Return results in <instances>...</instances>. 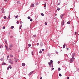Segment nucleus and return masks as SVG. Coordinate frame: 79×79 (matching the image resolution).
I'll return each mask as SVG.
<instances>
[{
  "instance_id": "nucleus-1",
  "label": "nucleus",
  "mask_w": 79,
  "mask_h": 79,
  "mask_svg": "<svg viewBox=\"0 0 79 79\" xmlns=\"http://www.w3.org/2000/svg\"><path fill=\"white\" fill-rule=\"evenodd\" d=\"M74 56H75V53H73V54L72 55V57L73 58H72L73 60H75V58H74Z\"/></svg>"
},
{
  "instance_id": "nucleus-2",
  "label": "nucleus",
  "mask_w": 79,
  "mask_h": 79,
  "mask_svg": "<svg viewBox=\"0 0 79 79\" xmlns=\"http://www.w3.org/2000/svg\"><path fill=\"white\" fill-rule=\"evenodd\" d=\"M9 62L10 63V64H13V62L12 60H11V59L9 60Z\"/></svg>"
},
{
  "instance_id": "nucleus-3",
  "label": "nucleus",
  "mask_w": 79,
  "mask_h": 79,
  "mask_svg": "<svg viewBox=\"0 0 79 79\" xmlns=\"http://www.w3.org/2000/svg\"><path fill=\"white\" fill-rule=\"evenodd\" d=\"M74 60H73V58H71V59L70 60V63H72L73 62Z\"/></svg>"
},
{
  "instance_id": "nucleus-4",
  "label": "nucleus",
  "mask_w": 79,
  "mask_h": 79,
  "mask_svg": "<svg viewBox=\"0 0 79 79\" xmlns=\"http://www.w3.org/2000/svg\"><path fill=\"white\" fill-rule=\"evenodd\" d=\"M64 24V20H63L62 21V22H61V26H63Z\"/></svg>"
},
{
  "instance_id": "nucleus-5",
  "label": "nucleus",
  "mask_w": 79,
  "mask_h": 79,
  "mask_svg": "<svg viewBox=\"0 0 79 79\" xmlns=\"http://www.w3.org/2000/svg\"><path fill=\"white\" fill-rule=\"evenodd\" d=\"M34 73V71H32L30 73H29V74H28V75L29 76H31V74H32V73Z\"/></svg>"
},
{
  "instance_id": "nucleus-6",
  "label": "nucleus",
  "mask_w": 79,
  "mask_h": 79,
  "mask_svg": "<svg viewBox=\"0 0 79 79\" xmlns=\"http://www.w3.org/2000/svg\"><path fill=\"white\" fill-rule=\"evenodd\" d=\"M64 14H62L61 15H60V18L61 19L64 16Z\"/></svg>"
},
{
  "instance_id": "nucleus-7",
  "label": "nucleus",
  "mask_w": 79,
  "mask_h": 79,
  "mask_svg": "<svg viewBox=\"0 0 79 79\" xmlns=\"http://www.w3.org/2000/svg\"><path fill=\"white\" fill-rule=\"evenodd\" d=\"M1 10H2V13H5V11H4V9H2Z\"/></svg>"
},
{
  "instance_id": "nucleus-8",
  "label": "nucleus",
  "mask_w": 79,
  "mask_h": 79,
  "mask_svg": "<svg viewBox=\"0 0 79 79\" xmlns=\"http://www.w3.org/2000/svg\"><path fill=\"white\" fill-rule=\"evenodd\" d=\"M34 6V4H31V7H32V8H33Z\"/></svg>"
},
{
  "instance_id": "nucleus-9",
  "label": "nucleus",
  "mask_w": 79,
  "mask_h": 79,
  "mask_svg": "<svg viewBox=\"0 0 79 79\" xmlns=\"http://www.w3.org/2000/svg\"><path fill=\"white\" fill-rule=\"evenodd\" d=\"M6 44H7V41L5 39L4 40Z\"/></svg>"
},
{
  "instance_id": "nucleus-10",
  "label": "nucleus",
  "mask_w": 79,
  "mask_h": 79,
  "mask_svg": "<svg viewBox=\"0 0 79 79\" xmlns=\"http://www.w3.org/2000/svg\"><path fill=\"white\" fill-rule=\"evenodd\" d=\"M22 66H25V64L24 63H23L22 64Z\"/></svg>"
},
{
  "instance_id": "nucleus-11",
  "label": "nucleus",
  "mask_w": 79,
  "mask_h": 79,
  "mask_svg": "<svg viewBox=\"0 0 79 79\" xmlns=\"http://www.w3.org/2000/svg\"><path fill=\"white\" fill-rule=\"evenodd\" d=\"M65 46H66V44H64V45L63 46V48H64Z\"/></svg>"
},
{
  "instance_id": "nucleus-12",
  "label": "nucleus",
  "mask_w": 79,
  "mask_h": 79,
  "mask_svg": "<svg viewBox=\"0 0 79 79\" xmlns=\"http://www.w3.org/2000/svg\"><path fill=\"white\" fill-rule=\"evenodd\" d=\"M47 55L48 56H50V54L49 53H47Z\"/></svg>"
},
{
  "instance_id": "nucleus-13",
  "label": "nucleus",
  "mask_w": 79,
  "mask_h": 79,
  "mask_svg": "<svg viewBox=\"0 0 79 79\" xmlns=\"http://www.w3.org/2000/svg\"><path fill=\"white\" fill-rule=\"evenodd\" d=\"M6 50H7V51L8 50V47H7V46H6Z\"/></svg>"
},
{
  "instance_id": "nucleus-14",
  "label": "nucleus",
  "mask_w": 79,
  "mask_h": 79,
  "mask_svg": "<svg viewBox=\"0 0 79 79\" xmlns=\"http://www.w3.org/2000/svg\"><path fill=\"white\" fill-rule=\"evenodd\" d=\"M3 48V46H2V45H0V48Z\"/></svg>"
},
{
  "instance_id": "nucleus-15",
  "label": "nucleus",
  "mask_w": 79,
  "mask_h": 79,
  "mask_svg": "<svg viewBox=\"0 0 79 79\" xmlns=\"http://www.w3.org/2000/svg\"><path fill=\"white\" fill-rule=\"evenodd\" d=\"M9 68L10 69H11L12 68V67H11V66L9 65Z\"/></svg>"
},
{
  "instance_id": "nucleus-16",
  "label": "nucleus",
  "mask_w": 79,
  "mask_h": 79,
  "mask_svg": "<svg viewBox=\"0 0 79 79\" xmlns=\"http://www.w3.org/2000/svg\"><path fill=\"white\" fill-rule=\"evenodd\" d=\"M1 61H3V58H2L0 59Z\"/></svg>"
},
{
  "instance_id": "nucleus-17",
  "label": "nucleus",
  "mask_w": 79,
  "mask_h": 79,
  "mask_svg": "<svg viewBox=\"0 0 79 79\" xmlns=\"http://www.w3.org/2000/svg\"><path fill=\"white\" fill-rule=\"evenodd\" d=\"M51 64H52V63L51 64V62H49L48 63V64H49V65H50Z\"/></svg>"
},
{
  "instance_id": "nucleus-18",
  "label": "nucleus",
  "mask_w": 79,
  "mask_h": 79,
  "mask_svg": "<svg viewBox=\"0 0 79 79\" xmlns=\"http://www.w3.org/2000/svg\"><path fill=\"white\" fill-rule=\"evenodd\" d=\"M28 45L29 47H30L31 46V45L30 44H28Z\"/></svg>"
},
{
  "instance_id": "nucleus-19",
  "label": "nucleus",
  "mask_w": 79,
  "mask_h": 79,
  "mask_svg": "<svg viewBox=\"0 0 79 79\" xmlns=\"http://www.w3.org/2000/svg\"><path fill=\"white\" fill-rule=\"evenodd\" d=\"M22 27V25H21L20 26V27H19V29H21Z\"/></svg>"
},
{
  "instance_id": "nucleus-20",
  "label": "nucleus",
  "mask_w": 79,
  "mask_h": 79,
  "mask_svg": "<svg viewBox=\"0 0 79 79\" xmlns=\"http://www.w3.org/2000/svg\"><path fill=\"white\" fill-rule=\"evenodd\" d=\"M15 19H16V18H18L19 16H18V15H17V16H15Z\"/></svg>"
},
{
  "instance_id": "nucleus-21",
  "label": "nucleus",
  "mask_w": 79,
  "mask_h": 79,
  "mask_svg": "<svg viewBox=\"0 0 79 79\" xmlns=\"http://www.w3.org/2000/svg\"><path fill=\"white\" fill-rule=\"evenodd\" d=\"M67 24H70V22L68 21L67 22Z\"/></svg>"
},
{
  "instance_id": "nucleus-22",
  "label": "nucleus",
  "mask_w": 79,
  "mask_h": 79,
  "mask_svg": "<svg viewBox=\"0 0 79 79\" xmlns=\"http://www.w3.org/2000/svg\"><path fill=\"white\" fill-rule=\"evenodd\" d=\"M11 29H13L14 28V26H12L11 27Z\"/></svg>"
},
{
  "instance_id": "nucleus-23",
  "label": "nucleus",
  "mask_w": 79,
  "mask_h": 79,
  "mask_svg": "<svg viewBox=\"0 0 79 79\" xmlns=\"http://www.w3.org/2000/svg\"><path fill=\"white\" fill-rule=\"evenodd\" d=\"M10 47H13V45H10L9 46Z\"/></svg>"
},
{
  "instance_id": "nucleus-24",
  "label": "nucleus",
  "mask_w": 79,
  "mask_h": 79,
  "mask_svg": "<svg viewBox=\"0 0 79 79\" xmlns=\"http://www.w3.org/2000/svg\"><path fill=\"white\" fill-rule=\"evenodd\" d=\"M44 5H45V6H44V7H46V2H45Z\"/></svg>"
},
{
  "instance_id": "nucleus-25",
  "label": "nucleus",
  "mask_w": 79,
  "mask_h": 79,
  "mask_svg": "<svg viewBox=\"0 0 79 79\" xmlns=\"http://www.w3.org/2000/svg\"><path fill=\"white\" fill-rule=\"evenodd\" d=\"M41 15L42 16H44V15L43 13H41Z\"/></svg>"
},
{
  "instance_id": "nucleus-26",
  "label": "nucleus",
  "mask_w": 79,
  "mask_h": 79,
  "mask_svg": "<svg viewBox=\"0 0 79 79\" xmlns=\"http://www.w3.org/2000/svg\"><path fill=\"white\" fill-rule=\"evenodd\" d=\"M59 76H60V77H61V73H59Z\"/></svg>"
},
{
  "instance_id": "nucleus-27",
  "label": "nucleus",
  "mask_w": 79,
  "mask_h": 79,
  "mask_svg": "<svg viewBox=\"0 0 79 79\" xmlns=\"http://www.w3.org/2000/svg\"><path fill=\"white\" fill-rule=\"evenodd\" d=\"M4 19H6V16H4Z\"/></svg>"
},
{
  "instance_id": "nucleus-28",
  "label": "nucleus",
  "mask_w": 79,
  "mask_h": 79,
  "mask_svg": "<svg viewBox=\"0 0 79 79\" xmlns=\"http://www.w3.org/2000/svg\"><path fill=\"white\" fill-rule=\"evenodd\" d=\"M28 19H30V18H31V17H30V16H28L27 17Z\"/></svg>"
},
{
  "instance_id": "nucleus-29",
  "label": "nucleus",
  "mask_w": 79,
  "mask_h": 79,
  "mask_svg": "<svg viewBox=\"0 0 79 79\" xmlns=\"http://www.w3.org/2000/svg\"><path fill=\"white\" fill-rule=\"evenodd\" d=\"M10 57H11V58H13V55H10Z\"/></svg>"
},
{
  "instance_id": "nucleus-30",
  "label": "nucleus",
  "mask_w": 79,
  "mask_h": 79,
  "mask_svg": "<svg viewBox=\"0 0 79 79\" xmlns=\"http://www.w3.org/2000/svg\"><path fill=\"white\" fill-rule=\"evenodd\" d=\"M5 26H4L3 27H2V29H5Z\"/></svg>"
},
{
  "instance_id": "nucleus-31",
  "label": "nucleus",
  "mask_w": 79,
  "mask_h": 79,
  "mask_svg": "<svg viewBox=\"0 0 79 79\" xmlns=\"http://www.w3.org/2000/svg\"><path fill=\"white\" fill-rule=\"evenodd\" d=\"M61 70V69L59 68L58 69V71H60Z\"/></svg>"
},
{
  "instance_id": "nucleus-32",
  "label": "nucleus",
  "mask_w": 79,
  "mask_h": 79,
  "mask_svg": "<svg viewBox=\"0 0 79 79\" xmlns=\"http://www.w3.org/2000/svg\"><path fill=\"white\" fill-rule=\"evenodd\" d=\"M50 63H53V60H50Z\"/></svg>"
},
{
  "instance_id": "nucleus-33",
  "label": "nucleus",
  "mask_w": 79,
  "mask_h": 79,
  "mask_svg": "<svg viewBox=\"0 0 79 79\" xmlns=\"http://www.w3.org/2000/svg\"><path fill=\"white\" fill-rule=\"evenodd\" d=\"M8 58H9V56H7V60H8Z\"/></svg>"
},
{
  "instance_id": "nucleus-34",
  "label": "nucleus",
  "mask_w": 79,
  "mask_h": 79,
  "mask_svg": "<svg viewBox=\"0 0 79 79\" xmlns=\"http://www.w3.org/2000/svg\"><path fill=\"white\" fill-rule=\"evenodd\" d=\"M35 5H39V3H36Z\"/></svg>"
},
{
  "instance_id": "nucleus-35",
  "label": "nucleus",
  "mask_w": 79,
  "mask_h": 79,
  "mask_svg": "<svg viewBox=\"0 0 79 79\" xmlns=\"http://www.w3.org/2000/svg\"><path fill=\"white\" fill-rule=\"evenodd\" d=\"M42 53V51H40L39 52L40 53Z\"/></svg>"
},
{
  "instance_id": "nucleus-36",
  "label": "nucleus",
  "mask_w": 79,
  "mask_h": 79,
  "mask_svg": "<svg viewBox=\"0 0 79 79\" xmlns=\"http://www.w3.org/2000/svg\"><path fill=\"white\" fill-rule=\"evenodd\" d=\"M45 25H47V22H45Z\"/></svg>"
},
{
  "instance_id": "nucleus-37",
  "label": "nucleus",
  "mask_w": 79,
  "mask_h": 79,
  "mask_svg": "<svg viewBox=\"0 0 79 79\" xmlns=\"http://www.w3.org/2000/svg\"><path fill=\"white\" fill-rule=\"evenodd\" d=\"M17 24H19V21H17Z\"/></svg>"
},
{
  "instance_id": "nucleus-38",
  "label": "nucleus",
  "mask_w": 79,
  "mask_h": 79,
  "mask_svg": "<svg viewBox=\"0 0 79 79\" xmlns=\"http://www.w3.org/2000/svg\"><path fill=\"white\" fill-rule=\"evenodd\" d=\"M30 21H32V19H30Z\"/></svg>"
},
{
  "instance_id": "nucleus-39",
  "label": "nucleus",
  "mask_w": 79,
  "mask_h": 79,
  "mask_svg": "<svg viewBox=\"0 0 79 79\" xmlns=\"http://www.w3.org/2000/svg\"><path fill=\"white\" fill-rule=\"evenodd\" d=\"M33 36L34 37H36V35H33Z\"/></svg>"
},
{
  "instance_id": "nucleus-40",
  "label": "nucleus",
  "mask_w": 79,
  "mask_h": 79,
  "mask_svg": "<svg viewBox=\"0 0 79 79\" xmlns=\"http://www.w3.org/2000/svg\"><path fill=\"white\" fill-rule=\"evenodd\" d=\"M44 49H42V52H43V51H44Z\"/></svg>"
},
{
  "instance_id": "nucleus-41",
  "label": "nucleus",
  "mask_w": 79,
  "mask_h": 79,
  "mask_svg": "<svg viewBox=\"0 0 79 79\" xmlns=\"http://www.w3.org/2000/svg\"><path fill=\"white\" fill-rule=\"evenodd\" d=\"M31 54L32 55H33V51H31Z\"/></svg>"
},
{
  "instance_id": "nucleus-42",
  "label": "nucleus",
  "mask_w": 79,
  "mask_h": 79,
  "mask_svg": "<svg viewBox=\"0 0 79 79\" xmlns=\"http://www.w3.org/2000/svg\"><path fill=\"white\" fill-rule=\"evenodd\" d=\"M60 8H57L58 11H60Z\"/></svg>"
},
{
  "instance_id": "nucleus-43",
  "label": "nucleus",
  "mask_w": 79,
  "mask_h": 79,
  "mask_svg": "<svg viewBox=\"0 0 79 79\" xmlns=\"http://www.w3.org/2000/svg\"><path fill=\"white\" fill-rule=\"evenodd\" d=\"M60 5V2H59L58 3V5Z\"/></svg>"
},
{
  "instance_id": "nucleus-44",
  "label": "nucleus",
  "mask_w": 79,
  "mask_h": 79,
  "mask_svg": "<svg viewBox=\"0 0 79 79\" xmlns=\"http://www.w3.org/2000/svg\"><path fill=\"white\" fill-rule=\"evenodd\" d=\"M8 18H9V19H10V15H9Z\"/></svg>"
},
{
  "instance_id": "nucleus-45",
  "label": "nucleus",
  "mask_w": 79,
  "mask_h": 79,
  "mask_svg": "<svg viewBox=\"0 0 79 79\" xmlns=\"http://www.w3.org/2000/svg\"><path fill=\"white\" fill-rule=\"evenodd\" d=\"M8 18H9V19H10V15H9Z\"/></svg>"
},
{
  "instance_id": "nucleus-46",
  "label": "nucleus",
  "mask_w": 79,
  "mask_h": 79,
  "mask_svg": "<svg viewBox=\"0 0 79 79\" xmlns=\"http://www.w3.org/2000/svg\"><path fill=\"white\" fill-rule=\"evenodd\" d=\"M51 69H52V71H53V69H54V68H52Z\"/></svg>"
},
{
  "instance_id": "nucleus-47",
  "label": "nucleus",
  "mask_w": 79,
  "mask_h": 79,
  "mask_svg": "<svg viewBox=\"0 0 79 79\" xmlns=\"http://www.w3.org/2000/svg\"><path fill=\"white\" fill-rule=\"evenodd\" d=\"M16 62H18V59H17L16 60Z\"/></svg>"
},
{
  "instance_id": "nucleus-48",
  "label": "nucleus",
  "mask_w": 79,
  "mask_h": 79,
  "mask_svg": "<svg viewBox=\"0 0 79 79\" xmlns=\"http://www.w3.org/2000/svg\"><path fill=\"white\" fill-rule=\"evenodd\" d=\"M4 1H5V2H6V1H7V0H4Z\"/></svg>"
},
{
  "instance_id": "nucleus-49",
  "label": "nucleus",
  "mask_w": 79,
  "mask_h": 79,
  "mask_svg": "<svg viewBox=\"0 0 79 79\" xmlns=\"http://www.w3.org/2000/svg\"><path fill=\"white\" fill-rule=\"evenodd\" d=\"M36 45H37V46H38V45H39V43H37L36 44Z\"/></svg>"
},
{
  "instance_id": "nucleus-50",
  "label": "nucleus",
  "mask_w": 79,
  "mask_h": 79,
  "mask_svg": "<svg viewBox=\"0 0 79 79\" xmlns=\"http://www.w3.org/2000/svg\"><path fill=\"white\" fill-rule=\"evenodd\" d=\"M4 65H6V63H5V62H4Z\"/></svg>"
},
{
  "instance_id": "nucleus-51",
  "label": "nucleus",
  "mask_w": 79,
  "mask_h": 79,
  "mask_svg": "<svg viewBox=\"0 0 79 79\" xmlns=\"http://www.w3.org/2000/svg\"><path fill=\"white\" fill-rule=\"evenodd\" d=\"M67 79H69V77H68L67 78Z\"/></svg>"
},
{
  "instance_id": "nucleus-52",
  "label": "nucleus",
  "mask_w": 79,
  "mask_h": 79,
  "mask_svg": "<svg viewBox=\"0 0 79 79\" xmlns=\"http://www.w3.org/2000/svg\"><path fill=\"white\" fill-rule=\"evenodd\" d=\"M60 63V61H59L58 62V64H59V63Z\"/></svg>"
},
{
  "instance_id": "nucleus-53",
  "label": "nucleus",
  "mask_w": 79,
  "mask_h": 79,
  "mask_svg": "<svg viewBox=\"0 0 79 79\" xmlns=\"http://www.w3.org/2000/svg\"><path fill=\"white\" fill-rule=\"evenodd\" d=\"M77 34V32H75V34Z\"/></svg>"
},
{
  "instance_id": "nucleus-54",
  "label": "nucleus",
  "mask_w": 79,
  "mask_h": 79,
  "mask_svg": "<svg viewBox=\"0 0 79 79\" xmlns=\"http://www.w3.org/2000/svg\"><path fill=\"white\" fill-rule=\"evenodd\" d=\"M2 65H4V63H2Z\"/></svg>"
},
{
  "instance_id": "nucleus-55",
  "label": "nucleus",
  "mask_w": 79,
  "mask_h": 79,
  "mask_svg": "<svg viewBox=\"0 0 79 79\" xmlns=\"http://www.w3.org/2000/svg\"><path fill=\"white\" fill-rule=\"evenodd\" d=\"M49 66H50L51 67V66H52L51 64H50V65H49Z\"/></svg>"
},
{
  "instance_id": "nucleus-56",
  "label": "nucleus",
  "mask_w": 79,
  "mask_h": 79,
  "mask_svg": "<svg viewBox=\"0 0 79 79\" xmlns=\"http://www.w3.org/2000/svg\"><path fill=\"white\" fill-rule=\"evenodd\" d=\"M56 53L58 54V52H56Z\"/></svg>"
},
{
  "instance_id": "nucleus-57",
  "label": "nucleus",
  "mask_w": 79,
  "mask_h": 79,
  "mask_svg": "<svg viewBox=\"0 0 79 79\" xmlns=\"http://www.w3.org/2000/svg\"><path fill=\"white\" fill-rule=\"evenodd\" d=\"M10 37V38H12V37H13V36H11Z\"/></svg>"
},
{
  "instance_id": "nucleus-58",
  "label": "nucleus",
  "mask_w": 79,
  "mask_h": 79,
  "mask_svg": "<svg viewBox=\"0 0 79 79\" xmlns=\"http://www.w3.org/2000/svg\"><path fill=\"white\" fill-rule=\"evenodd\" d=\"M9 70V67L7 68V70Z\"/></svg>"
},
{
  "instance_id": "nucleus-59",
  "label": "nucleus",
  "mask_w": 79,
  "mask_h": 79,
  "mask_svg": "<svg viewBox=\"0 0 79 79\" xmlns=\"http://www.w3.org/2000/svg\"><path fill=\"white\" fill-rule=\"evenodd\" d=\"M40 79H42V77H40Z\"/></svg>"
},
{
  "instance_id": "nucleus-60",
  "label": "nucleus",
  "mask_w": 79,
  "mask_h": 79,
  "mask_svg": "<svg viewBox=\"0 0 79 79\" xmlns=\"http://www.w3.org/2000/svg\"><path fill=\"white\" fill-rule=\"evenodd\" d=\"M7 19H9V18L8 17L7 18Z\"/></svg>"
},
{
  "instance_id": "nucleus-61",
  "label": "nucleus",
  "mask_w": 79,
  "mask_h": 79,
  "mask_svg": "<svg viewBox=\"0 0 79 79\" xmlns=\"http://www.w3.org/2000/svg\"><path fill=\"white\" fill-rule=\"evenodd\" d=\"M56 15H57L56 14L55 15V16H56Z\"/></svg>"
},
{
  "instance_id": "nucleus-62",
  "label": "nucleus",
  "mask_w": 79,
  "mask_h": 79,
  "mask_svg": "<svg viewBox=\"0 0 79 79\" xmlns=\"http://www.w3.org/2000/svg\"><path fill=\"white\" fill-rule=\"evenodd\" d=\"M67 50H69V48H67Z\"/></svg>"
},
{
  "instance_id": "nucleus-63",
  "label": "nucleus",
  "mask_w": 79,
  "mask_h": 79,
  "mask_svg": "<svg viewBox=\"0 0 79 79\" xmlns=\"http://www.w3.org/2000/svg\"><path fill=\"white\" fill-rule=\"evenodd\" d=\"M9 49H10V50H11V48H9Z\"/></svg>"
},
{
  "instance_id": "nucleus-64",
  "label": "nucleus",
  "mask_w": 79,
  "mask_h": 79,
  "mask_svg": "<svg viewBox=\"0 0 79 79\" xmlns=\"http://www.w3.org/2000/svg\"><path fill=\"white\" fill-rule=\"evenodd\" d=\"M52 67H53V65H52Z\"/></svg>"
}]
</instances>
